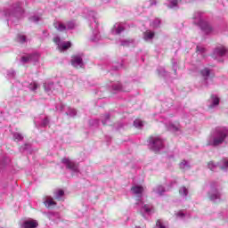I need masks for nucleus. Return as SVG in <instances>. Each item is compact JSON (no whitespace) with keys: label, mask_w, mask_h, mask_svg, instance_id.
I'll return each mask as SVG.
<instances>
[{"label":"nucleus","mask_w":228,"mask_h":228,"mask_svg":"<svg viewBox=\"0 0 228 228\" xmlns=\"http://www.w3.org/2000/svg\"><path fill=\"white\" fill-rule=\"evenodd\" d=\"M49 124V118H45L41 123L42 127H45Z\"/></svg>","instance_id":"45"},{"label":"nucleus","mask_w":228,"mask_h":228,"mask_svg":"<svg viewBox=\"0 0 228 228\" xmlns=\"http://www.w3.org/2000/svg\"><path fill=\"white\" fill-rule=\"evenodd\" d=\"M17 42H19L20 44H26L27 42L26 36L22 34H18Z\"/></svg>","instance_id":"40"},{"label":"nucleus","mask_w":228,"mask_h":228,"mask_svg":"<svg viewBox=\"0 0 228 228\" xmlns=\"http://www.w3.org/2000/svg\"><path fill=\"white\" fill-rule=\"evenodd\" d=\"M40 19H42V17L38 14H34L28 18L30 22H35L36 24L40 20Z\"/></svg>","instance_id":"35"},{"label":"nucleus","mask_w":228,"mask_h":228,"mask_svg":"<svg viewBox=\"0 0 228 228\" xmlns=\"http://www.w3.org/2000/svg\"><path fill=\"white\" fill-rule=\"evenodd\" d=\"M109 120H110V114H105L102 116V123L103 124V126H106Z\"/></svg>","instance_id":"43"},{"label":"nucleus","mask_w":228,"mask_h":228,"mask_svg":"<svg viewBox=\"0 0 228 228\" xmlns=\"http://www.w3.org/2000/svg\"><path fill=\"white\" fill-rule=\"evenodd\" d=\"M208 167L209 168V170H211L212 172H216L218 170V168H220L221 170H223L224 172H227V168H228V160L227 159H223L221 160L219 163L215 164V162L210 161L208 164Z\"/></svg>","instance_id":"7"},{"label":"nucleus","mask_w":228,"mask_h":228,"mask_svg":"<svg viewBox=\"0 0 228 228\" xmlns=\"http://www.w3.org/2000/svg\"><path fill=\"white\" fill-rule=\"evenodd\" d=\"M200 76L203 78V86H209L210 83H213V71L209 68H204L200 70Z\"/></svg>","instance_id":"8"},{"label":"nucleus","mask_w":228,"mask_h":228,"mask_svg":"<svg viewBox=\"0 0 228 228\" xmlns=\"http://www.w3.org/2000/svg\"><path fill=\"white\" fill-rule=\"evenodd\" d=\"M176 183H177V182H175V181L170 182L169 188H172V186H174V184H176Z\"/></svg>","instance_id":"51"},{"label":"nucleus","mask_w":228,"mask_h":228,"mask_svg":"<svg viewBox=\"0 0 228 228\" xmlns=\"http://www.w3.org/2000/svg\"><path fill=\"white\" fill-rule=\"evenodd\" d=\"M44 205L45 208H54L56 206V201L54 200H45Z\"/></svg>","instance_id":"39"},{"label":"nucleus","mask_w":228,"mask_h":228,"mask_svg":"<svg viewBox=\"0 0 228 228\" xmlns=\"http://www.w3.org/2000/svg\"><path fill=\"white\" fill-rule=\"evenodd\" d=\"M220 104V98L218 96L213 94L210 98L209 108H215V106H218Z\"/></svg>","instance_id":"25"},{"label":"nucleus","mask_w":228,"mask_h":228,"mask_svg":"<svg viewBox=\"0 0 228 228\" xmlns=\"http://www.w3.org/2000/svg\"><path fill=\"white\" fill-rule=\"evenodd\" d=\"M155 228H168V226L167 225V223L163 222V219H158Z\"/></svg>","instance_id":"33"},{"label":"nucleus","mask_w":228,"mask_h":228,"mask_svg":"<svg viewBox=\"0 0 228 228\" xmlns=\"http://www.w3.org/2000/svg\"><path fill=\"white\" fill-rule=\"evenodd\" d=\"M71 65L75 69H83L85 62H83V53H77L71 58Z\"/></svg>","instance_id":"14"},{"label":"nucleus","mask_w":228,"mask_h":228,"mask_svg":"<svg viewBox=\"0 0 228 228\" xmlns=\"http://www.w3.org/2000/svg\"><path fill=\"white\" fill-rule=\"evenodd\" d=\"M148 142L150 149L154 152H159L164 147V141L160 136H151Z\"/></svg>","instance_id":"5"},{"label":"nucleus","mask_w":228,"mask_h":228,"mask_svg":"<svg viewBox=\"0 0 228 228\" xmlns=\"http://www.w3.org/2000/svg\"><path fill=\"white\" fill-rule=\"evenodd\" d=\"M134 127H138L140 129V128L143 127V122L140 119H135L134 121Z\"/></svg>","instance_id":"42"},{"label":"nucleus","mask_w":228,"mask_h":228,"mask_svg":"<svg viewBox=\"0 0 228 228\" xmlns=\"http://www.w3.org/2000/svg\"><path fill=\"white\" fill-rule=\"evenodd\" d=\"M197 53L201 58H206V48H204V46L198 45Z\"/></svg>","instance_id":"31"},{"label":"nucleus","mask_w":228,"mask_h":228,"mask_svg":"<svg viewBox=\"0 0 228 228\" xmlns=\"http://www.w3.org/2000/svg\"><path fill=\"white\" fill-rule=\"evenodd\" d=\"M110 86H111V90L114 94L117 92H127V90L122 88V85H120L119 82L112 83Z\"/></svg>","instance_id":"23"},{"label":"nucleus","mask_w":228,"mask_h":228,"mask_svg":"<svg viewBox=\"0 0 228 228\" xmlns=\"http://www.w3.org/2000/svg\"><path fill=\"white\" fill-rule=\"evenodd\" d=\"M227 54H228V50L224 45L217 46L214 50V58L218 61H224L222 58H224V56H227Z\"/></svg>","instance_id":"13"},{"label":"nucleus","mask_w":228,"mask_h":228,"mask_svg":"<svg viewBox=\"0 0 228 228\" xmlns=\"http://www.w3.org/2000/svg\"><path fill=\"white\" fill-rule=\"evenodd\" d=\"M85 18L87 19V20H90V27L92 28L93 34L89 37L90 42H99L102 37L101 34L99 33V21H97V12L92 9H85L84 10Z\"/></svg>","instance_id":"1"},{"label":"nucleus","mask_w":228,"mask_h":228,"mask_svg":"<svg viewBox=\"0 0 228 228\" xmlns=\"http://www.w3.org/2000/svg\"><path fill=\"white\" fill-rule=\"evenodd\" d=\"M43 200H53V197L51 196H45Z\"/></svg>","instance_id":"50"},{"label":"nucleus","mask_w":228,"mask_h":228,"mask_svg":"<svg viewBox=\"0 0 228 228\" xmlns=\"http://www.w3.org/2000/svg\"><path fill=\"white\" fill-rule=\"evenodd\" d=\"M228 136V128L225 126H217L213 133L210 134L207 139V145L212 147H218L222 145Z\"/></svg>","instance_id":"2"},{"label":"nucleus","mask_w":228,"mask_h":228,"mask_svg":"<svg viewBox=\"0 0 228 228\" xmlns=\"http://www.w3.org/2000/svg\"><path fill=\"white\" fill-rule=\"evenodd\" d=\"M47 216H48V218H49V216H51V214H47Z\"/></svg>","instance_id":"55"},{"label":"nucleus","mask_w":228,"mask_h":228,"mask_svg":"<svg viewBox=\"0 0 228 228\" xmlns=\"http://www.w3.org/2000/svg\"><path fill=\"white\" fill-rule=\"evenodd\" d=\"M125 30H126V24L116 23L111 29V33L112 35H120V33H122Z\"/></svg>","instance_id":"18"},{"label":"nucleus","mask_w":228,"mask_h":228,"mask_svg":"<svg viewBox=\"0 0 228 228\" xmlns=\"http://www.w3.org/2000/svg\"><path fill=\"white\" fill-rule=\"evenodd\" d=\"M55 110L56 111H65L66 115L71 118L76 117L77 115V110H76V109L68 107L63 103H60L59 105H56Z\"/></svg>","instance_id":"12"},{"label":"nucleus","mask_w":228,"mask_h":228,"mask_svg":"<svg viewBox=\"0 0 228 228\" xmlns=\"http://www.w3.org/2000/svg\"><path fill=\"white\" fill-rule=\"evenodd\" d=\"M15 71L13 69L7 70L6 77L7 79H15Z\"/></svg>","instance_id":"38"},{"label":"nucleus","mask_w":228,"mask_h":228,"mask_svg":"<svg viewBox=\"0 0 228 228\" xmlns=\"http://www.w3.org/2000/svg\"><path fill=\"white\" fill-rule=\"evenodd\" d=\"M53 195H54L55 199H61V197H63V195H65V191L63 190H56L53 192Z\"/></svg>","instance_id":"36"},{"label":"nucleus","mask_w":228,"mask_h":228,"mask_svg":"<svg viewBox=\"0 0 228 228\" xmlns=\"http://www.w3.org/2000/svg\"><path fill=\"white\" fill-rule=\"evenodd\" d=\"M120 67H122V64L119 65L118 67H115V70H118L120 69Z\"/></svg>","instance_id":"53"},{"label":"nucleus","mask_w":228,"mask_h":228,"mask_svg":"<svg viewBox=\"0 0 228 228\" xmlns=\"http://www.w3.org/2000/svg\"><path fill=\"white\" fill-rule=\"evenodd\" d=\"M120 45L123 47H131L136 45V41L134 39H125L120 41Z\"/></svg>","instance_id":"24"},{"label":"nucleus","mask_w":228,"mask_h":228,"mask_svg":"<svg viewBox=\"0 0 228 228\" xmlns=\"http://www.w3.org/2000/svg\"><path fill=\"white\" fill-rule=\"evenodd\" d=\"M62 163L65 165L66 168L71 172L72 175H79V174H81L79 171V164L76 163L74 160L65 158L62 159Z\"/></svg>","instance_id":"6"},{"label":"nucleus","mask_w":228,"mask_h":228,"mask_svg":"<svg viewBox=\"0 0 228 228\" xmlns=\"http://www.w3.org/2000/svg\"><path fill=\"white\" fill-rule=\"evenodd\" d=\"M179 3H181V0H167L165 4L167 8H177Z\"/></svg>","instance_id":"26"},{"label":"nucleus","mask_w":228,"mask_h":228,"mask_svg":"<svg viewBox=\"0 0 228 228\" xmlns=\"http://www.w3.org/2000/svg\"><path fill=\"white\" fill-rule=\"evenodd\" d=\"M29 61H31V58L29 57V54L22 55L20 60V65H26V63H29Z\"/></svg>","instance_id":"32"},{"label":"nucleus","mask_w":228,"mask_h":228,"mask_svg":"<svg viewBox=\"0 0 228 228\" xmlns=\"http://www.w3.org/2000/svg\"><path fill=\"white\" fill-rule=\"evenodd\" d=\"M155 33L154 31L152 30H146L144 33H143V40L144 42H152L154 37H155Z\"/></svg>","instance_id":"21"},{"label":"nucleus","mask_w":228,"mask_h":228,"mask_svg":"<svg viewBox=\"0 0 228 228\" xmlns=\"http://www.w3.org/2000/svg\"><path fill=\"white\" fill-rule=\"evenodd\" d=\"M94 124H96V126L99 124V120L95 119L93 121Z\"/></svg>","instance_id":"54"},{"label":"nucleus","mask_w":228,"mask_h":228,"mask_svg":"<svg viewBox=\"0 0 228 228\" xmlns=\"http://www.w3.org/2000/svg\"><path fill=\"white\" fill-rule=\"evenodd\" d=\"M224 197V192L216 190L209 194L210 200H220Z\"/></svg>","instance_id":"20"},{"label":"nucleus","mask_w":228,"mask_h":228,"mask_svg":"<svg viewBox=\"0 0 228 228\" xmlns=\"http://www.w3.org/2000/svg\"><path fill=\"white\" fill-rule=\"evenodd\" d=\"M53 42L57 45L58 50L60 53H63V51H67L70 49L72 46V43L70 41L65 42L60 38V37L56 36L53 37Z\"/></svg>","instance_id":"10"},{"label":"nucleus","mask_w":228,"mask_h":228,"mask_svg":"<svg viewBox=\"0 0 228 228\" xmlns=\"http://www.w3.org/2000/svg\"><path fill=\"white\" fill-rule=\"evenodd\" d=\"M43 35H44V37H48L49 33L46 30H44L43 31Z\"/></svg>","instance_id":"52"},{"label":"nucleus","mask_w":228,"mask_h":228,"mask_svg":"<svg viewBox=\"0 0 228 228\" xmlns=\"http://www.w3.org/2000/svg\"><path fill=\"white\" fill-rule=\"evenodd\" d=\"M193 22L196 24V26H200L201 28L202 31L208 35V33H211L213 31V27L209 24V22L202 20V13L200 12H197L193 15Z\"/></svg>","instance_id":"4"},{"label":"nucleus","mask_w":228,"mask_h":228,"mask_svg":"<svg viewBox=\"0 0 228 228\" xmlns=\"http://www.w3.org/2000/svg\"><path fill=\"white\" fill-rule=\"evenodd\" d=\"M10 163V159L4 158L2 162H0V165H8Z\"/></svg>","instance_id":"47"},{"label":"nucleus","mask_w":228,"mask_h":228,"mask_svg":"<svg viewBox=\"0 0 228 228\" xmlns=\"http://www.w3.org/2000/svg\"><path fill=\"white\" fill-rule=\"evenodd\" d=\"M131 191L133 195L142 198V196L143 195V191H145V187H143L142 185L135 184L132 186Z\"/></svg>","instance_id":"16"},{"label":"nucleus","mask_w":228,"mask_h":228,"mask_svg":"<svg viewBox=\"0 0 228 228\" xmlns=\"http://www.w3.org/2000/svg\"><path fill=\"white\" fill-rule=\"evenodd\" d=\"M38 222L34 219H28L23 222L21 228H37Z\"/></svg>","instance_id":"19"},{"label":"nucleus","mask_w":228,"mask_h":228,"mask_svg":"<svg viewBox=\"0 0 228 228\" xmlns=\"http://www.w3.org/2000/svg\"><path fill=\"white\" fill-rule=\"evenodd\" d=\"M158 4V0H150V6H156Z\"/></svg>","instance_id":"49"},{"label":"nucleus","mask_w":228,"mask_h":228,"mask_svg":"<svg viewBox=\"0 0 228 228\" xmlns=\"http://www.w3.org/2000/svg\"><path fill=\"white\" fill-rule=\"evenodd\" d=\"M53 26L57 31H67V29H74L76 23L74 21H68L63 23L61 21L55 20Z\"/></svg>","instance_id":"11"},{"label":"nucleus","mask_w":228,"mask_h":228,"mask_svg":"<svg viewBox=\"0 0 228 228\" xmlns=\"http://www.w3.org/2000/svg\"><path fill=\"white\" fill-rule=\"evenodd\" d=\"M12 139L15 142H22V140H24V135L19 132H14L12 133Z\"/></svg>","instance_id":"30"},{"label":"nucleus","mask_w":228,"mask_h":228,"mask_svg":"<svg viewBox=\"0 0 228 228\" xmlns=\"http://www.w3.org/2000/svg\"><path fill=\"white\" fill-rule=\"evenodd\" d=\"M44 88L47 95H52V94H53V95H56L58 88H60V85H54V83L53 82H46L44 84Z\"/></svg>","instance_id":"15"},{"label":"nucleus","mask_w":228,"mask_h":228,"mask_svg":"<svg viewBox=\"0 0 228 228\" xmlns=\"http://www.w3.org/2000/svg\"><path fill=\"white\" fill-rule=\"evenodd\" d=\"M176 216H177L178 218H184L185 215L183 214V211H180V212H178V213L176 214Z\"/></svg>","instance_id":"48"},{"label":"nucleus","mask_w":228,"mask_h":228,"mask_svg":"<svg viewBox=\"0 0 228 228\" xmlns=\"http://www.w3.org/2000/svg\"><path fill=\"white\" fill-rule=\"evenodd\" d=\"M28 56L30 58V61L32 63H34L35 65H37V63H38V60H40V53H35L32 54H28Z\"/></svg>","instance_id":"28"},{"label":"nucleus","mask_w":228,"mask_h":228,"mask_svg":"<svg viewBox=\"0 0 228 228\" xmlns=\"http://www.w3.org/2000/svg\"><path fill=\"white\" fill-rule=\"evenodd\" d=\"M159 76H162V77H167V71L165 70V68H159L158 69Z\"/></svg>","instance_id":"44"},{"label":"nucleus","mask_w":228,"mask_h":228,"mask_svg":"<svg viewBox=\"0 0 228 228\" xmlns=\"http://www.w3.org/2000/svg\"><path fill=\"white\" fill-rule=\"evenodd\" d=\"M150 26L153 28V29H158V28L161 26V20L156 18L151 22Z\"/></svg>","instance_id":"29"},{"label":"nucleus","mask_w":228,"mask_h":228,"mask_svg":"<svg viewBox=\"0 0 228 228\" xmlns=\"http://www.w3.org/2000/svg\"><path fill=\"white\" fill-rule=\"evenodd\" d=\"M29 149H31V144L29 143H25L24 146H21L20 151V152H24V151H27L28 152L31 153V151H29Z\"/></svg>","instance_id":"41"},{"label":"nucleus","mask_w":228,"mask_h":228,"mask_svg":"<svg viewBox=\"0 0 228 228\" xmlns=\"http://www.w3.org/2000/svg\"><path fill=\"white\" fill-rule=\"evenodd\" d=\"M141 215L145 218V215H152L154 213V206L152 204H147L143 201L137 203Z\"/></svg>","instance_id":"9"},{"label":"nucleus","mask_w":228,"mask_h":228,"mask_svg":"<svg viewBox=\"0 0 228 228\" xmlns=\"http://www.w3.org/2000/svg\"><path fill=\"white\" fill-rule=\"evenodd\" d=\"M166 127L172 133H181V125L179 122H169L166 123Z\"/></svg>","instance_id":"17"},{"label":"nucleus","mask_w":228,"mask_h":228,"mask_svg":"<svg viewBox=\"0 0 228 228\" xmlns=\"http://www.w3.org/2000/svg\"><path fill=\"white\" fill-rule=\"evenodd\" d=\"M172 65H173V69L175 70V74L177 72V63H175V60H172Z\"/></svg>","instance_id":"46"},{"label":"nucleus","mask_w":228,"mask_h":228,"mask_svg":"<svg viewBox=\"0 0 228 228\" xmlns=\"http://www.w3.org/2000/svg\"><path fill=\"white\" fill-rule=\"evenodd\" d=\"M23 86H27L28 90H31V92H37V89L38 88V84L37 82H31V83L25 82L23 84Z\"/></svg>","instance_id":"27"},{"label":"nucleus","mask_w":228,"mask_h":228,"mask_svg":"<svg viewBox=\"0 0 228 228\" xmlns=\"http://www.w3.org/2000/svg\"><path fill=\"white\" fill-rule=\"evenodd\" d=\"M4 17H7V20H15L19 19H22L24 15V9L20 5V3L18 2L13 4L9 8H6L2 12Z\"/></svg>","instance_id":"3"},{"label":"nucleus","mask_w":228,"mask_h":228,"mask_svg":"<svg viewBox=\"0 0 228 228\" xmlns=\"http://www.w3.org/2000/svg\"><path fill=\"white\" fill-rule=\"evenodd\" d=\"M179 194L181 197H188V188L185 186L181 187L179 190Z\"/></svg>","instance_id":"37"},{"label":"nucleus","mask_w":228,"mask_h":228,"mask_svg":"<svg viewBox=\"0 0 228 228\" xmlns=\"http://www.w3.org/2000/svg\"><path fill=\"white\" fill-rule=\"evenodd\" d=\"M166 191H167V189H165V187L163 185H157L153 189V193H155V195H158V197H163V195H165Z\"/></svg>","instance_id":"22"},{"label":"nucleus","mask_w":228,"mask_h":228,"mask_svg":"<svg viewBox=\"0 0 228 228\" xmlns=\"http://www.w3.org/2000/svg\"><path fill=\"white\" fill-rule=\"evenodd\" d=\"M180 168L181 170H190V163L186 160H183L181 163H180Z\"/></svg>","instance_id":"34"}]
</instances>
